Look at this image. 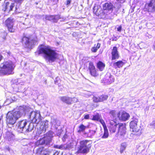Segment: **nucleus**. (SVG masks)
<instances>
[{
  "mask_svg": "<svg viewBox=\"0 0 155 155\" xmlns=\"http://www.w3.org/2000/svg\"><path fill=\"white\" fill-rule=\"evenodd\" d=\"M39 54H43V56L47 61L49 62H54L57 59L58 54L50 46L42 45L38 51Z\"/></svg>",
  "mask_w": 155,
  "mask_h": 155,
  "instance_id": "obj_1",
  "label": "nucleus"
},
{
  "mask_svg": "<svg viewBox=\"0 0 155 155\" xmlns=\"http://www.w3.org/2000/svg\"><path fill=\"white\" fill-rule=\"evenodd\" d=\"M26 113L25 107L21 106L18 111L8 112L7 115V121L9 124H13L19 118L24 116Z\"/></svg>",
  "mask_w": 155,
  "mask_h": 155,
  "instance_id": "obj_2",
  "label": "nucleus"
},
{
  "mask_svg": "<svg viewBox=\"0 0 155 155\" xmlns=\"http://www.w3.org/2000/svg\"><path fill=\"white\" fill-rule=\"evenodd\" d=\"M17 126L18 131L21 133H24L31 131L34 127L33 123H30L25 120L19 121Z\"/></svg>",
  "mask_w": 155,
  "mask_h": 155,
  "instance_id": "obj_3",
  "label": "nucleus"
},
{
  "mask_svg": "<svg viewBox=\"0 0 155 155\" xmlns=\"http://www.w3.org/2000/svg\"><path fill=\"white\" fill-rule=\"evenodd\" d=\"M53 135L54 133L52 132H48L46 134H44V136L42 138H41L37 141L35 145L36 146L43 145H49L54 137Z\"/></svg>",
  "mask_w": 155,
  "mask_h": 155,
  "instance_id": "obj_4",
  "label": "nucleus"
},
{
  "mask_svg": "<svg viewBox=\"0 0 155 155\" xmlns=\"http://www.w3.org/2000/svg\"><path fill=\"white\" fill-rule=\"evenodd\" d=\"M13 64L11 61H8L0 65V71L4 74H12L13 73Z\"/></svg>",
  "mask_w": 155,
  "mask_h": 155,
  "instance_id": "obj_5",
  "label": "nucleus"
},
{
  "mask_svg": "<svg viewBox=\"0 0 155 155\" xmlns=\"http://www.w3.org/2000/svg\"><path fill=\"white\" fill-rule=\"evenodd\" d=\"M80 143V146L77 153H87L91 146V141L87 140H85L81 141Z\"/></svg>",
  "mask_w": 155,
  "mask_h": 155,
  "instance_id": "obj_6",
  "label": "nucleus"
},
{
  "mask_svg": "<svg viewBox=\"0 0 155 155\" xmlns=\"http://www.w3.org/2000/svg\"><path fill=\"white\" fill-rule=\"evenodd\" d=\"M29 119L34 124H38L41 120V117L39 111H32L29 115Z\"/></svg>",
  "mask_w": 155,
  "mask_h": 155,
  "instance_id": "obj_7",
  "label": "nucleus"
},
{
  "mask_svg": "<svg viewBox=\"0 0 155 155\" xmlns=\"http://www.w3.org/2000/svg\"><path fill=\"white\" fill-rule=\"evenodd\" d=\"M138 121V119H134L130 123V128L132 129L134 134L136 135H140L141 132V130L139 129L140 127L137 126Z\"/></svg>",
  "mask_w": 155,
  "mask_h": 155,
  "instance_id": "obj_8",
  "label": "nucleus"
},
{
  "mask_svg": "<svg viewBox=\"0 0 155 155\" xmlns=\"http://www.w3.org/2000/svg\"><path fill=\"white\" fill-rule=\"evenodd\" d=\"M17 4L15 2L14 3H10L8 2H6L4 5V11L9 12L12 11L14 9L16 12H19L20 8H16V5Z\"/></svg>",
  "mask_w": 155,
  "mask_h": 155,
  "instance_id": "obj_9",
  "label": "nucleus"
},
{
  "mask_svg": "<svg viewBox=\"0 0 155 155\" xmlns=\"http://www.w3.org/2000/svg\"><path fill=\"white\" fill-rule=\"evenodd\" d=\"M14 19L11 17L8 18L5 22V24L10 32H14L15 31V27L14 26Z\"/></svg>",
  "mask_w": 155,
  "mask_h": 155,
  "instance_id": "obj_10",
  "label": "nucleus"
},
{
  "mask_svg": "<svg viewBox=\"0 0 155 155\" xmlns=\"http://www.w3.org/2000/svg\"><path fill=\"white\" fill-rule=\"evenodd\" d=\"M145 8L148 12H155V0H150L145 4Z\"/></svg>",
  "mask_w": 155,
  "mask_h": 155,
  "instance_id": "obj_11",
  "label": "nucleus"
},
{
  "mask_svg": "<svg viewBox=\"0 0 155 155\" xmlns=\"http://www.w3.org/2000/svg\"><path fill=\"white\" fill-rule=\"evenodd\" d=\"M21 41L25 43V47L29 48H32L33 46L35 45L36 43L35 40L29 39L25 37L22 38Z\"/></svg>",
  "mask_w": 155,
  "mask_h": 155,
  "instance_id": "obj_12",
  "label": "nucleus"
},
{
  "mask_svg": "<svg viewBox=\"0 0 155 155\" xmlns=\"http://www.w3.org/2000/svg\"><path fill=\"white\" fill-rule=\"evenodd\" d=\"M118 134L123 139L125 138V137L126 134V126L125 124H119L118 128Z\"/></svg>",
  "mask_w": 155,
  "mask_h": 155,
  "instance_id": "obj_13",
  "label": "nucleus"
},
{
  "mask_svg": "<svg viewBox=\"0 0 155 155\" xmlns=\"http://www.w3.org/2000/svg\"><path fill=\"white\" fill-rule=\"evenodd\" d=\"M114 79L110 73H107L105 75L103 80V83L106 84H110L114 82Z\"/></svg>",
  "mask_w": 155,
  "mask_h": 155,
  "instance_id": "obj_14",
  "label": "nucleus"
},
{
  "mask_svg": "<svg viewBox=\"0 0 155 155\" xmlns=\"http://www.w3.org/2000/svg\"><path fill=\"white\" fill-rule=\"evenodd\" d=\"M119 124H117L114 120H111L110 122L109 129L111 133H113L115 132L117 128H118Z\"/></svg>",
  "mask_w": 155,
  "mask_h": 155,
  "instance_id": "obj_15",
  "label": "nucleus"
},
{
  "mask_svg": "<svg viewBox=\"0 0 155 155\" xmlns=\"http://www.w3.org/2000/svg\"><path fill=\"white\" fill-rule=\"evenodd\" d=\"M77 142L75 140H71L69 143H67L65 144L66 150H69L72 148L76 147L77 144Z\"/></svg>",
  "mask_w": 155,
  "mask_h": 155,
  "instance_id": "obj_16",
  "label": "nucleus"
},
{
  "mask_svg": "<svg viewBox=\"0 0 155 155\" xmlns=\"http://www.w3.org/2000/svg\"><path fill=\"white\" fill-rule=\"evenodd\" d=\"M117 50V47H113L111 52L112 60L118 59L119 58V53Z\"/></svg>",
  "mask_w": 155,
  "mask_h": 155,
  "instance_id": "obj_17",
  "label": "nucleus"
},
{
  "mask_svg": "<svg viewBox=\"0 0 155 155\" xmlns=\"http://www.w3.org/2000/svg\"><path fill=\"white\" fill-rule=\"evenodd\" d=\"M88 69L91 75L94 76L96 74V71L95 67L92 62L89 63Z\"/></svg>",
  "mask_w": 155,
  "mask_h": 155,
  "instance_id": "obj_18",
  "label": "nucleus"
},
{
  "mask_svg": "<svg viewBox=\"0 0 155 155\" xmlns=\"http://www.w3.org/2000/svg\"><path fill=\"white\" fill-rule=\"evenodd\" d=\"M61 100L68 104H71V98L67 96H62L60 97Z\"/></svg>",
  "mask_w": 155,
  "mask_h": 155,
  "instance_id": "obj_19",
  "label": "nucleus"
},
{
  "mask_svg": "<svg viewBox=\"0 0 155 155\" xmlns=\"http://www.w3.org/2000/svg\"><path fill=\"white\" fill-rule=\"evenodd\" d=\"M113 5L110 3H106L103 5V9L104 10H111L113 8Z\"/></svg>",
  "mask_w": 155,
  "mask_h": 155,
  "instance_id": "obj_20",
  "label": "nucleus"
},
{
  "mask_svg": "<svg viewBox=\"0 0 155 155\" xmlns=\"http://www.w3.org/2000/svg\"><path fill=\"white\" fill-rule=\"evenodd\" d=\"M124 64V63L123 61H120L114 63L113 66L115 68H120L122 67Z\"/></svg>",
  "mask_w": 155,
  "mask_h": 155,
  "instance_id": "obj_21",
  "label": "nucleus"
},
{
  "mask_svg": "<svg viewBox=\"0 0 155 155\" xmlns=\"http://www.w3.org/2000/svg\"><path fill=\"white\" fill-rule=\"evenodd\" d=\"M129 117L130 115L128 114L123 112L122 113L121 116L120 117H119V119L125 121L128 120Z\"/></svg>",
  "mask_w": 155,
  "mask_h": 155,
  "instance_id": "obj_22",
  "label": "nucleus"
},
{
  "mask_svg": "<svg viewBox=\"0 0 155 155\" xmlns=\"http://www.w3.org/2000/svg\"><path fill=\"white\" fill-rule=\"evenodd\" d=\"M105 67V64L101 61H99L97 64V67L101 71H103Z\"/></svg>",
  "mask_w": 155,
  "mask_h": 155,
  "instance_id": "obj_23",
  "label": "nucleus"
},
{
  "mask_svg": "<svg viewBox=\"0 0 155 155\" xmlns=\"http://www.w3.org/2000/svg\"><path fill=\"white\" fill-rule=\"evenodd\" d=\"M48 127V122L47 120H44L41 122V125L40 126V129L43 128L45 130Z\"/></svg>",
  "mask_w": 155,
  "mask_h": 155,
  "instance_id": "obj_24",
  "label": "nucleus"
},
{
  "mask_svg": "<svg viewBox=\"0 0 155 155\" xmlns=\"http://www.w3.org/2000/svg\"><path fill=\"white\" fill-rule=\"evenodd\" d=\"M55 148L60 149L61 150H66L65 144H61V145H57L54 146Z\"/></svg>",
  "mask_w": 155,
  "mask_h": 155,
  "instance_id": "obj_25",
  "label": "nucleus"
},
{
  "mask_svg": "<svg viewBox=\"0 0 155 155\" xmlns=\"http://www.w3.org/2000/svg\"><path fill=\"white\" fill-rule=\"evenodd\" d=\"M45 131L46 130H45V129H43V128L40 129H40H38L37 130L36 135L37 136H42V134H44Z\"/></svg>",
  "mask_w": 155,
  "mask_h": 155,
  "instance_id": "obj_26",
  "label": "nucleus"
},
{
  "mask_svg": "<svg viewBox=\"0 0 155 155\" xmlns=\"http://www.w3.org/2000/svg\"><path fill=\"white\" fill-rule=\"evenodd\" d=\"M93 9L94 13L96 15H98V11L99 10H100L101 9L100 6L97 5H95Z\"/></svg>",
  "mask_w": 155,
  "mask_h": 155,
  "instance_id": "obj_27",
  "label": "nucleus"
},
{
  "mask_svg": "<svg viewBox=\"0 0 155 155\" xmlns=\"http://www.w3.org/2000/svg\"><path fill=\"white\" fill-rule=\"evenodd\" d=\"M127 146V144L125 143H123L121 144L120 150V152L121 153H122L125 150Z\"/></svg>",
  "mask_w": 155,
  "mask_h": 155,
  "instance_id": "obj_28",
  "label": "nucleus"
},
{
  "mask_svg": "<svg viewBox=\"0 0 155 155\" xmlns=\"http://www.w3.org/2000/svg\"><path fill=\"white\" fill-rule=\"evenodd\" d=\"M104 132L103 135L101 137V138L103 139H105L108 138L109 136V133L107 127L104 128Z\"/></svg>",
  "mask_w": 155,
  "mask_h": 155,
  "instance_id": "obj_29",
  "label": "nucleus"
},
{
  "mask_svg": "<svg viewBox=\"0 0 155 155\" xmlns=\"http://www.w3.org/2000/svg\"><path fill=\"white\" fill-rule=\"evenodd\" d=\"M45 150H45L43 147H38L37 148L36 151V154H41V153Z\"/></svg>",
  "mask_w": 155,
  "mask_h": 155,
  "instance_id": "obj_30",
  "label": "nucleus"
},
{
  "mask_svg": "<svg viewBox=\"0 0 155 155\" xmlns=\"http://www.w3.org/2000/svg\"><path fill=\"white\" fill-rule=\"evenodd\" d=\"M110 114L113 118L116 117L117 115V117H119L120 115V114L119 113L117 114V113L116 112V111L114 110H112L110 111Z\"/></svg>",
  "mask_w": 155,
  "mask_h": 155,
  "instance_id": "obj_31",
  "label": "nucleus"
},
{
  "mask_svg": "<svg viewBox=\"0 0 155 155\" xmlns=\"http://www.w3.org/2000/svg\"><path fill=\"white\" fill-rule=\"evenodd\" d=\"M14 2H16L17 4L16 5V8H21V5L24 0H14Z\"/></svg>",
  "mask_w": 155,
  "mask_h": 155,
  "instance_id": "obj_32",
  "label": "nucleus"
},
{
  "mask_svg": "<svg viewBox=\"0 0 155 155\" xmlns=\"http://www.w3.org/2000/svg\"><path fill=\"white\" fill-rule=\"evenodd\" d=\"M6 137L9 141L13 139L14 137V135L10 132H7L6 134Z\"/></svg>",
  "mask_w": 155,
  "mask_h": 155,
  "instance_id": "obj_33",
  "label": "nucleus"
},
{
  "mask_svg": "<svg viewBox=\"0 0 155 155\" xmlns=\"http://www.w3.org/2000/svg\"><path fill=\"white\" fill-rule=\"evenodd\" d=\"M96 132V130H90L88 133L87 137L90 138L92 137L95 135Z\"/></svg>",
  "mask_w": 155,
  "mask_h": 155,
  "instance_id": "obj_34",
  "label": "nucleus"
},
{
  "mask_svg": "<svg viewBox=\"0 0 155 155\" xmlns=\"http://www.w3.org/2000/svg\"><path fill=\"white\" fill-rule=\"evenodd\" d=\"M100 100L101 102L103 101L107 100L108 97V96L107 95H102L100 97Z\"/></svg>",
  "mask_w": 155,
  "mask_h": 155,
  "instance_id": "obj_35",
  "label": "nucleus"
},
{
  "mask_svg": "<svg viewBox=\"0 0 155 155\" xmlns=\"http://www.w3.org/2000/svg\"><path fill=\"white\" fill-rule=\"evenodd\" d=\"M79 129L78 130V132L80 133L81 132H83L86 128V127L83 124H81L79 127Z\"/></svg>",
  "mask_w": 155,
  "mask_h": 155,
  "instance_id": "obj_36",
  "label": "nucleus"
},
{
  "mask_svg": "<svg viewBox=\"0 0 155 155\" xmlns=\"http://www.w3.org/2000/svg\"><path fill=\"white\" fill-rule=\"evenodd\" d=\"M100 119V116L98 114L93 116L92 120H93L99 121Z\"/></svg>",
  "mask_w": 155,
  "mask_h": 155,
  "instance_id": "obj_37",
  "label": "nucleus"
},
{
  "mask_svg": "<svg viewBox=\"0 0 155 155\" xmlns=\"http://www.w3.org/2000/svg\"><path fill=\"white\" fill-rule=\"evenodd\" d=\"M53 21L54 22H57L58 20L60 18V17L58 15H53Z\"/></svg>",
  "mask_w": 155,
  "mask_h": 155,
  "instance_id": "obj_38",
  "label": "nucleus"
},
{
  "mask_svg": "<svg viewBox=\"0 0 155 155\" xmlns=\"http://www.w3.org/2000/svg\"><path fill=\"white\" fill-rule=\"evenodd\" d=\"M93 101L96 103L101 102L99 97H97L94 96L93 98Z\"/></svg>",
  "mask_w": 155,
  "mask_h": 155,
  "instance_id": "obj_39",
  "label": "nucleus"
},
{
  "mask_svg": "<svg viewBox=\"0 0 155 155\" xmlns=\"http://www.w3.org/2000/svg\"><path fill=\"white\" fill-rule=\"evenodd\" d=\"M53 15H46L45 18L46 20L53 21Z\"/></svg>",
  "mask_w": 155,
  "mask_h": 155,
  "instance_id": "obj_40",
  "label": "nucleus"
},
{
  "mask_svg": "<svg viewBox=\"0 0 155 155\" xmlns=\"http://www.w3.org/2000/svg\"><path fill=\"white\" fill-rule=\"evenodd\" d=\"M71 104L73 103L77 102L78 101V99L76 97H71Z\"/></svg>",
  "mask_w": 155,
  "mask_h": 155,
  "instance_id": "obj_41",
  "label": "nucleus"
},
{
  "mask_svg": "<svg viewBox=\"0 0 155 155\" xmlns=\"http://www.w3.org/2000/svg\"><path fill=\"white\" fill-rule=\"evenodd\" d=\"M99 121L100 122L104 128H106L107 127L106 124H105L104 120L103 119H100V120H99Z\"/></svg>",
  "mask_w": 155,
  "mask_h": 155,
  "instance_id": "obj_42",
  "label": "nucleus"
},
{
  "mask_svg": "<svg viewBox=\"0 0 155 155\" xmlns=\"http://www.w3.org/2000/svg\"><path fill=\"white\" fill-rule=\"evenodd\" d=\"M50 152L48 150H45L40 155H49Z\"/></svg>",
  "mask_w": 155,
  "mask_h": 155,
  "instance_id": "obj_43",
  "label": "nucleus"
},
{
  "mask_svg": "<svg viewBox=\"0 0 155 155\" xmlns=\"http://www.w3.org/2000/svg\"><path fill=\"white\" fill-rule=\"evenodd\" d=\"M58 78H56V80L54 81V83L55 84L58 85V86H60V84L59 82H60V80L59 79H58Z\"/></svg>",
  "mask_w": 155,
  "mask_h": 155,
  "instance_id": "obj_44",
  "label": "nucleus"
},
{
  "mask_svg": "<svg viewBox=\"0 0 155 155\" xmlns=\"http://www.w3.org/2000/svg\"><path fill=\"white\" fill-rule=\"evenodd\" d=\"M68 136L67 134H65L64 135L63 137L62 138V140L63 142H65L66 139L68 138Z\"/></svg>",
  "mask_w": 155,
  "mask_h": 155,
  "instance_id": "obj_45",
  "label": "nucleus"
},
{
  "mask_svg": "<svg viewBox=\"0 0 155 155\" xmlns=\"http://www.w3.org/2000/svg\"><path fill=\"white\" fill-rule=\"evenodd\" d=\"M150 125L152 127L155 128V120H153Z\"/></svg>",
  "mask_w": 155,
  "mask_h": 155,
  "instance_id": "obj_46",
  "label": "nucleus"
},
{
  "mask_svg": "<svg viewBox=\"0 0 155 155\" xmlns=\"http://www.w3.org/2000/svg\"><path fill=\"white\" fill-rule=\"evenodd\" d=\"M98 49L96 47H93L91 49L92 52H96Z\"/></svg>",
  "mask_w": 155,
  "mask_h": 155,
  "instance_id": "obj_47",
  "label": "nucleus"
},
{
  "mask_svg": "<svg viewBox=\"0 0 155 155\" xmlns=\"http://www.w3.org/2000/svg\"><path fill=\"white\" fill-rule=\"evenodd\" d=\"M62 131L61 130H58L57 132V135L58 136H60L61 133Z\"/></svg>",
  "mask_w": 155,
  "mask_h": 155,
  "instance_id": "obj_48",
  "label": "nucleus"
},
{
  "mask_svg": "<svg viewBox=\"0 0 155 155\" xmlns=\"http://www.w3.org/2000/svg\"><path fill=\"white\" fill-rule=\"evenodd\" d=\"M117 31L119 32H120L122 29V26L120 25L117 28Z\"/></svg>",
  "mask_w": 155,
  "mask_h": 155,
  "instance_id": "obj_49",
  "label": "nucleus"
},
{
  "mask_svg": "<svg viewBox=\"0 0 155 155\" xmlns=\"http://www.w3.org/2000/svg\"><path fill=\"white\" fill-rule=\"evenodd\" d=\"M71 0H67L66 1V5H70L71 3Z\"/></svg>",
  "mask_w": 155,
  "mask_h": 155,
  "instance_id": "obj_50",
  "label": "nucleus"
},
{
  "mask_svg": "<svg viewBox=\"0 0 155 155\" xmlns=\"http://www.w3.org/2000/svg\"><path fill=\"white\" fill-rule=\"evenodd\" d=\"M89 117V114H86L84 115V118L85 119H88Z\"/></svg>",
  "mask_w": 155,
  "mask_h": 155,
  "instance_id": "obj_51",
  "label": "nucleus"
},
{
  "mask_svg": "<svg viewBox=\"0 0 155 155\" xmlns=\"http://www.w3.org/2000/svg\"><path fill=\"white\" fill-rule=\"evenodd\" d=\"M118 2L120 3H123L125 1V0H116Z\"/></svg>",
  "mask_w": 155,
  "mask_h": 155,
  "instance_id": "obj_52",
  "label": "nucleus"
},
{
  "mask_svg": "<svg viewBox=\"0 0 155 155\" xmlns=\"http://www.w3.org/2000/svg\"><path fill=\"white\" fill-rule=\"evenodd\" d=\"M101 45L99 43H97L96 47L98 49L100 47Z\"/></svg>",
  "mask_w": 155,
  "mask_h": 155,
  "instance_id": "obj_53",
  "label": "nucleus"
},
{
  "mask_svg": "<svg viewBox=\"0 0 155 155\" xmlns=\"http://www.w3.org/2000/svg\"><path fill=\"white\" fill-rule=\"evenodd\" d=\"M8 101V100H7V101Z\"/></svg>",
  "mask_w": 155,
  "mask_h": 155,
  "instance_id": "obj_54",
  "label": "nucleus"
}]
</instances>
